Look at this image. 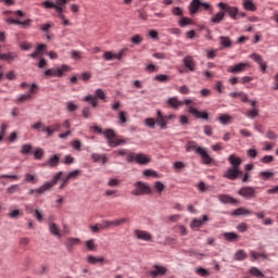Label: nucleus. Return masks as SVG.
<instances>
[{
    "instance_id": "nucleus-40",
    "label": "nucleus",
    "mask_w": 278,
    "mask_h": 278,
    "mask_svg": "<svg viewBox=\"0 0 278 278\" xmlns=\"http://www.w3.org/2000/svg\"><path fill=\"white\" fill-rule=\"evenodd\" d=\"M251 257H252V262H255V260H258V257H264V260H268V256L266 254H262L260 252H255V251H252L250 253Z\"/></svg>"
},
{
    "instance_id": "nucleus-52",
    "label": "nucleus",
    "mask_w": 278,
    "mask_h": 278,
    "mask_svg": "<svg viewBox=\"0 0 278 278\" xmlns=\"http://www.w3.org/2000/svg\"><path fill=\"white\" fill-rule=\"evenodd\" d=\"M42 8H46V10H53L55 9V3H53L52 1H45L41 3Z\"/></svg>"
},
{
    "instance_id": "nucleus-33",
    "label": "nucleus",
    "mask_w": 278,
    "mask_h": 278,
    "mask_svg": "<svg viewBox=\"0 0 278 278\" xmlns=\"http://www.w3.org/2000/svg\"><path fill=\"white\" fill-rule=\"evenodd\" d=\"M49 231L52 236H56V238H62V233H60V227L56 224H50Z\"/></svg>"
},
{
    "instance_id": "nucleus-34",
    "label": "nucleus",
    "mask_w": 278,
    "mask_h": 278,
    "mask_svg": "<svg viewBox=\"0 0 278 278\" xmlns=\"http://www.w3.org/2000/svg\"><path fill=\"white\" fill-rule=\"evenodd\" d=\"M119 125H125L127 123V118H129V114L125 111H119L117 114Z\"/></svg>"
},
{
    "instance_id": "nucleus-22",
    "label": "nucleus",
    "mask_w": 278,
    "mask_h": 278,
    "mask_svg": "<svg viewBox=\"0 0 278 278\" xmlns=\"http://www.w3.org/2000/svg\"><path fill=\"white\" fill-rule=\"evenodd\" d=\"M0 60H4L5 62H14V60H18V52L2 53V55H0Z\"/></svg>"
},
{
    "instance_id": "nucleus-42",
    "label": "nucleus",
    "mask_w": 278,
    "mask_h": 278,
    "mask_svg": "<svg viewBox=\"0 0 278 278\" xmlns=\"http://www.w3.org/2000/svg\"><path fill=\"white\" fill-rule=\"evenodd\" d=\"M103 59L106 62H110L112 60H116V53H113L112 51H106V52L103 53Z\"/></svg>"
},
{
    "instance_id": "nucleus-17",
    "label": "nucleus",
    "mask_w": 278,
    "mask_h": 278,
    "mask_svg": "<svg viewBox=\"0 0 278 278\" xmlns=\"http://www.w3.org/2000/svg\"><path fill=\"white\" fill-rule=\"evenodd\" d=\"M247 66H248L247 63H239L235 66H229L228 67V73H232V74L244 73V71H247Z\"/></svg>"
},
{
    "instance_id": "nucleus-60",
    "label": "nucleus",
    "mask_w": 278,
    "mask_h": 278,
    "mask_svg": "<svg viewBox=\"0 0 278 278\" xmlns=\"http://www.w3.org/2000/svg\"><path fill=\"white\" fill-rule=\"evenodd\" d=\"M229 121H231V116H229V115H220L219 116V123H222V125H227L229 123Z\"/></svg>"
},
{
    "instance_id": "nucleus-23",
    "label": "nucleus",
    "mask_w": 278,
    "mask_h": 278,
    "mask_svg": "<svg viewBox=\"0 0 278 278\" xmlns=\"http://www.w3.org/2000/svg\"><path fill=\"white\" fill-rule=\"evenodd\" d=\"M229 97H231V99H241L242 103H248L249 101V94L240 91V92H230Z\"/></svg>"
},
{
    "instance_id": "nucleus-11",
    "label": "nucleus",
    "mask_w": 278,
    "mask_h": 278,
    "mask_svg": "<svg viewBox=\"0 0 278 278\" xmlns=\"http://www.w3.org/2000/svg\"><path fill=\"white\" fill-rule=\"evenodd\" d=\"M149 275L153 278L163 277V275H166V268L160 265H154L153 269L149 271Z\"/></svg>"
},
{
    "instance_id": "nucleus-3",
    "label": "nucleus",
    "mask_w": 278,
    "mask_h": 278,
    "mask_svg": "<svg viewBox=\"0 0 278 278\" xmlns=\"http://www.w3.org/2000/svg\"><path fill=\"white\" fill-rule=\"evenodd\" d=\"M203 8L206 12H210V14H214V8L210 2H201V0H192L189 4V12L191 15L197 14L199 12V9Z\"/></svg>"
},
{
    "instance_id": "nucleus-31",
    "label": "nucleus",
    "mask_w": 278,
    "mask_h": 278,
    "mask_svg": "<svg viewBox=\"0 0 278 278\" xmlns=\"http://www.w3.org/2000/svg\"><path fill=\"white\" fill-rule=\"evenodd\" d=\"M87 262H88V264H103V262H105V257H103V256H99V257H97V256H93V255H89L88 257H87Z\"/></svg>"
},
{
    "instance_id": "nucleus-48",
    "label": "nucleus",
    "mask_w": 278,
    "mask_h": 278,
    "mask_svg": "<svg viewBox=\"0 0 278 278\" xmlns=\"http://www.w3.org/2000/svg\"><path fill=\"white\" fill-rule=\"evenodd\" d=\"M250 273L253 275V277H258V278L264 277V274L257 267H252L250 269Z\"/></svg>"
},
{
    "instance_id": "nucleus-43",
    "label": "nucleus",
    "mask_w": 278,
    "mask_h": 278,
    "mask_svg": "<svg viewBox=\"0 0 278 278\" xmlns=\"http://www.w3.org/2000/svg\"><path fill=\"white\" fill-rule=\"evenodd\" d=\"M250 58H251V60H253V62H255L258 65L264 62V59L257 53L250 54Z\"/></svg>"
},
{
    "instance_id": "nucleus-24",
    "label": "nucleus",
    "mask_w": 278,
    "mask_h": 278,
    "mask_svg": "<svg viewBox=\"0 0 278 278\" xmlns=\"http://www.w3.org/2000/svg\"><path fill=\"white\" fill-rule=\"evenodd\" d=\"M223 21H225V12L224 11H219L218 13L213 15L211 18V23H213L214 25H218V24L223 23Z\"/></svg>"
},
{
    "instance_id": "nucleus-26",
    "label": "nucleus",
    "mask_w": 278,
    "mask_h": 278,
    "mask_svg": "<svg viewBox=\"0 0 278 278\" xmlns=\"http://www.w3.org/2000/svg\"><path fill=\"white\" fill-rule=\"evenodd\" d=\"M91 160L96 163L101 162V164H105L108 162V156H105V154L92 153Z\"/></svg>"
},
{
    "instance_id": "nucleus-39",
    "label": "nucleus",
    "mask_w": 278,
    "mask_h": 278,
    "mask_svg": "<svg viewBox=\"0 0 278 278\" xmlns=\"http://www.w3.org/2000/svg\"><path fill=\"white\" fill-rule=\"evenodd\" d=\"M31 151H33L31 144L26 143V144L22 146L20 153H22V155H28V153H31Z\"/></svg>"
},
{
    "instance_id": "nucleus-5",
    "label": "nucleus",
    "mask_w": 278,
    "mask_h": 278,
    "mask_svg": "<svg viewBox=\"0 0 278 278\" xmlns=\"http://www.w3.org/2000/svg\"><path fill=\"white\" fill-rule=\"evenodd\" d=\"M217 8L225 12V16L228 15L232 21H238V7H231L225 2L217 3Z\"/></svg>"
},
{
    "instance_id": "nucleus-25",
    "label": "nucleus",
    "mask_w": 278,
    "mask_h": 278,
    "mask_svg": "<svg viewBox=\"0 0 278 278\" xmlns=\"http://www.w3.org/2000/svg\"><path fill=\"white\" fill-rule=\"evenodd\" d=\"M184 64L186 68H189V71L191 72H194V70L197 68V63H194V59H192V56H186L184 59Z\"/></svg>"
},
{
    "instance_id": "nucleus-30",
    "label": "nucleus",
    "mask_w": 278,
    "mask_h": 278,
    "mask_svg": "<svg viewBox=\"0 0 278 278\" xmlns=\"http://www.w3.org/2000/svg\"><path fill=\"white\" fill-rule=\"evenodd\" d=\"M223 237L228 242H238V239L240 238V236H238V233H236V232H224Z\"/></svg>"
},
{
    "instance_id": "nucleus-37",
    "label": "nucleus",
    "mask_w": 278,
    "mask_h": 278,
    "mask_svg": "<svg viewBox=\"0 0 278 278\" xmlns=\"http://www.w3.org/2000/svg\"><path fill=\"white\" fill-rule=\"evenodd\" d=\"M245 116H247V118H255V117L260 116V109L254 108V109L245 112Z\"/></svg>"
},
{
    "instance_id": "nucleus-38",
    "label": "nucleus",
    "mask_w": 278,
    "mask_h": 278,
    "mask_svg": "<svg viewBox=\"0 0 278 278\" xmlns=\"http://www.w3.org/2000/svg\"><path fill=\"white\" fill-rule=\"evenodd\" d=\"M26 184H38V176L31 174H25Z\"/></svg>"
},
{
    "instance_id": "nucleus-56",
    "label": "nucleus",
    "mask_w": 278,
    "mask_h": 278,
    "mask_svg": "<svg viewBox=\"0 0 278 278\" xmlns=\"http://www.w3.org/2000/svg\"><path fill=\"white\" fill-rule=\"evenodd\" d=\"M275 174L273 172H261L258 174V177H261L262 179H270V177H273Z\"/></svg>"
},
{
    "instance_id": "nucleus-29",
    "label": "nucleus",
    "mask_w": 278,
    "mask_h": 278,
    "mask_svg": "<svg viewBox=\"0 0 278 278\" xmlns=\"http://www.w3.org/2000/svg\"><path fill=\"white\" fill-rule=\"evenodd\" d=\"M58 164H60V154H54L47 162V166H49L50 168H55Z\"/></svg>"
},
{
    "instance_id": "nucleus-47",
    "label": "nucleus",
    "mask_w": 278,
    "mask_h": 278,
    "mask_svg": "<svg viewBox=\"0 0 278 278\" xmlns=\"http://www.w3.org/2000/svg\"><path fill=\"white\" fill-rule=\"evenodd\" d=\"M21 190V186L18 185H12L9 188H7L8 194H15V192H18Z\"/></svg>"
},
{
    "instance_id": "nucleus-58",
    "label": "nucleus",
    "mask_w": 278,
    "mask_h": 278,
    "mask_svg": "<svg viewBox=\"0 0 278 278\" xmlns=\"http://www.w3.org/2000/svg\"><path fill=\"white\" fill-rule=\"evenodd\" d=\"M85 101H89L92 108H97L98 105L97 98H93L92 96H86Z\"/></svg>"
},
{
    "instance_id": "nucleus-44",
    "label": "nucleus",
    "mask_w": 278,
    "mask_h": 278,
    "mask_svg": "<svg viewBox=\"0 0 278 278\" xmlns=\"http://www.w3.org/2000/svg\"><path fill=\"white\" fill-rule=\"evenodd\" d=\"M81 175V170L79 169H75L73 172H71L66 178L71 181V179H77V177H79Z\"/></svg>"
},
{
    "instance_id": "nucleus-61",
    "label": "nucleus",
    "mask_w": 278,
    "mask_h": 278,
    "mask_svg": "<svg viewBox=\"0 0 278 278\" xmlns=\"http://www.w3.org/2000/svg\"><path fill=\"white\" fill-rule=\"evenodd\" d=\"M112 227V220H103L102 224H100V229H110Z\"/></svg>"
},
{
    "instance_id": "nucleus-10",
    "label": "nucleus",
    "mask_w": 278,
    "mask_h": 278,
    "mask_svg": "<svg viewBox=\"0 0 278 278\" xmlns=\"http://www.w3.org/2000/svg\"><path fill=\"white\" fill-rule=\"evenodd\" d=\"M134 235L136 236V238H138V240H144V242H151L152 240V236L150 232L146 231V230H135Z\"/></svg>"
},
{
    "instance_id": "nucleus-14",
    "label": "nucleus",
    "mask_w": 278,
    "mask_h": 278,
    "mask_svg": "<svg viewBox=\"0 0 278 278\" xmlns=\"http://www.w3.org/2000/svg\"><path fill=\"white\" fill-rule=\"evenodd\" d=\"M198 155H201L203 164H212V162H214V159L210 156L207 150H205L204 148L198 149Z\"/></svg>"
},
{
    "instance_id": "nucleus-50",
    "label": "nucleus",
    "mask_w": 278,
    "mask_h": 278,
    "mask_svg": "<svg viewBox=\"0 0 278 278\" xmlns=\"http://www.w3.org/2000/svg\"><path fill=\"white\" fill-rule=\"evenodd\" d=\"M43 155H45V150H42L41 148L37 149L34 152L35 160H42Z\"/></svg>"
},
{
    "instance_id": "nucleus-59",
    "label": "nucleus",
    "mask_w": 278,
    "mask_h": 278,
    "mask_svg": "<svg viewBox=\"0 0 278 278\" xmlns=\"http://www.w3.org/2000/svg\"><path fill=\"white\" fill-rule=\"evenodd\" d=\"M77 104H75L74 102H67L66 103V110L67 112H75L77 111Z\"/></svg>"
},
{
    "instance_id": "nucleus-13",
    "label": "nucleus",
    "mask_w": 278,
    "mask_h": 278,
    "mask_svg": "<svg viewBox=\"0 0 278 278\" xmlns=\"http://www.w3.org/2000/svg\"><path fill=\"white\" fill-rule=\"evenodd\" d=\"M67 251H73L74 247H79L81 244V240L78 238H67L64 242Z\"/></svg>"
},
{
    "instance_id": "nucleus-55",
    "label": "nucleus",
    "mask_w": 278,
    "mask_h": 278,
    "mask_svg": "<svg viewBox=\"0 0 278 278\" xmlns=\"http://www.w3.org/2000/svg\"><path fill=\"white\" fill-rule=\"evenodd\" d=\"M29 100H31V93L22 94V96L18 97L17 103H23V102L29 101Z\"/></svg>"
},
{
    "instance_id": "nucleus-62",
    "label": "nucleus",
    "mask_w": 278,
    "mask_h": 278,
    "mask_svg": "<svg viewBox=\"0 0 278 278\" xmlns=\"http://www.w3.org/2000/svg\"><path fill=\"white\" fill-rule=\"evenodd\" d=\"M168 79H170V77H168L167 75H164V74H160V75L155 76L156 81L164 83V81H168Z\"/></svg>"
},
{
    "instance_id": "nucleus-9",
    "label": "nucleus",
    "mask_w": 278,
    "mask_h": 278,
    "mask_svg": "<svg viewBox=\"0 0 278 278\" xmlns=\"http://www.w3.org/2000/svg\"><path fill=\"white\" fill-rule=\"evenodd\" d=\"M242 175L243 173L239 167H230L224 173L223 177H225V179H230V181H236V179H239Z\"/></svg>"
},
{
    "instance_id": "nucleus-64",
    "label": "nucleus",
    "mask_w": 278,
    "mask_h": 278,
    "mask_svg": "<svg viewBox=\"0 0 278 278\" xmlns=\"http://www.w3.org/2000/svg\"><path fill=\"white\" fill-rule=\"evenodd\" d=\"M248 157H250L251 160H255V157H257V150L255 149H250L247 152Z\"/></svg>"
},
{
    "instance_id": "nucleus-41",
    "label": "nucleus",
    "mask_w": 278,
    "mask_h": 278,
    "mask_svg": "<svg viewBox=\"0 0 278 278\" xmlns=\"http://www.w3.org/2000/svg\"><path fill=\"white\" fill-rule=\"evenodd\" d=\"M85 244L88 251H97V244L94 243V239L87 240Z\"/></svg>"
},
{
    "instance_id": "nucleus-20",
    "label": "nucleus",
    "mask_w": 278,
    "mask_h": 278,
    "mask_svg": "<svg viewBox=\"0 0 278 278\" xmlns=\"http://www.w3.org/2000/svg\"><path fill=\"white\" fill-rule=\"evenodd\" d=\"M228 162H229V164H231V166H232L231 168H240V166L242 164V159L231 154L228 156Z\"/></svg>"
},
{
    "instance_id": "nucleus-46",
    "label": "nucleus",
    "mask_w": 278,
    "mask_h": 278,
    "mask_svg": "<svg viewBox=\"0 0 278 278\" xmlns=\"http://www.w3.org/2000/svg\"><path fill=\"white\" fill-rule=\"evenodd\" d=\"M34 46L29 41H23L20 43V49H22V51H29Z\"/></svg>"
},
{
    "instance_id": "nucleus-4",
    "label": "nucleus",
    "mask_w": 278,
    "mask_h": 278,
    "mask_svg": "<svg viewBox=\"0 0 278 278\" xmlns=\"http://www.w3.org/2000/svg\"><path fill=\"white\" fill-rule=\"evenodd\" d=\"M103 136H105L108 140L109 147H112L113 149L116 147H122L123 144H127V141L125 139L116 138V132L113 129L104 130Z\"/></svg>"
},
{
    "instance_id": "nucleus-63",
    "label": "nucleus",
    "mask_w": 278,
    "mask_h": 278,
    "mask_svg": "<svg viewBox=\"0 0 278 278\" xmlns=\"http://www.w3.org/2000/svg\"><path fill=\"white\" fill-rule=\"evenodd\" d=\"M54 10H55L56 13H59V15H58L59 18H64L65 15L63 13L64 12V8L63 7L55 5Z\"/></svg>"
},
{
    "instance_id": "nucleus-49",
    "label": "nucleus",
    "mask_w": 278,
    "mask_h": 278,
    "mask_svg": "<svg viewBox=\"0 0 278 278\" xmlns=\"http://www.w3.org/2000/svg\"><path fill=\"white\" fill-rule=\"evenodd\" d=\"M197 275H200V277H207L210 276V271L203 267H199L195 270Z\"/></svg>"
},
{
    "instance_id": "nucleus-53",
    "label": "nucleus",
    "mask_w": 278,
    "mask_h": 278,
    "mask_svg": "<svg viewBox=\"0 0 278 278\" xmlns=\"http://www.w3.org/2000/svg\"><path fill=\"white\" fill-rule=\"evenodd\" d=\"M142 40H144V38H142V36L140 35H135L131 39L130 42H132V45H140L142 42Z\"/></svg>"
},
{
    "instance_id": "nucleus-28",
    "label": "nucleus",
    "mask_w": 278,
    "mask_h": 278,
    "mask_svg": "<svg viewBox=\"0 0 278 278\" xmlns=\"http://www.w3.org/2000/svg\"><path fill=\"white\" fill-rule=\"evenodd\" d=\"M199 149H203L197 144V141H188L186 144V151L187 153H190L191 151H195V153H199Z\"/></svg>"
},
{
    "instance_id": "nucleus-19",
    "label": "nucleus",
    "mask_w": 278,
    "mask_h": 278,
    "mask_svg": "<svg viewBox=\"0 0 278 278\" xmlns=\"http://www.w3.org/2000/svg\"><path fill=\"white\" fill-rule=\"evenodd\" d=\"M135 162L136 164L144 165V164H149V162H151V159L147 154L139 153V154H135Z\"/></svg>"
},
{
    "instance_id": "nucleus-27",
    "label": "nucleus",
    "mask_w": 278,
    "mask_h": 278,
    "mask_svg": "<svg viewBox=\"0 0 278 278\" xmlns=\"http://www.w3.org/2000/svg\"><path fill=\"white\" fill-rule=\"evenodd\" d=\"M251 214H253V212H251L250 210H247L244 207L236 208L232 212V216H251Z\"/></svg>"
},
{
    "instance_id": "nucleus-57",
    "label": "nucleus",
    "mask_w": 278,
    "mask_h": 278,
    "mask_svg": "<svg viewBox=\"0 0 278 278\" xmlns=\"http://www.w3.org/2000/svg\"><path fill=\"white\" fill-rule=\"evenodd\" d=\"M261 162H263V164H270V162H275V156L265 155L261 159Z\"/></svg>"
},
{
    "instance_id": "nucleus-15",
    "label": "nucleus",
    "mask_w": 278,
    "mask_h": 278,
    "mask_svg": "<svg viewBox=\"0 0 278 278\" xmlns=\"http://www.w3.org/2000/svg\"><path fill=\"white\" fill-rule=\"evenodd\" d=\"M189 114H192L193 116H195V118H202L203 121H207V118H210L207 112H200L192 106H189Z\"/></svg>"
},
{
    "instance_id": "nucleus-21",
    "label": "nucleus",
    "mask_w": 278,
    "mask_h": 278,
    "mask_svg": "<svg viewBox=\"0 0 278 278\" xmlns=\"http://www.w3.org/2000/svg\"><path fill=\"white\" fill-rule=\"evenodd\" d=\"M242 5L243 10H247L248 12H257V5L253 0H243Z\"/></svg>"
},
{
    "instance_id": "nucleus-7",
    "label": "nucleus",
    "mask_w": 278,
    "mask_h": 278,
    "mask_svg": "<svg viewBox=\"0 0 278 278\" xmlns=\"http://www.w3.org/2000/svg\"><path fill=\"white\" fill-rule=\"evenodd\" d=\"M71 67L68 65H62L58 68H50L45 72L46 77H64V73H68Z\"/></svg>"
},
{
    "instance_id": "nucleus-51",
    "label": "nucleus",
    "mask_w": 278,
    "mask_h": 278,
    "mask_svg": "<svg viewBox=\"0 0 278 278\" xmlns=\"http://www.w3.org/2000/svg\"><path fill=\"white\" fill-rule=\"evenodd\" d=\"M48 128H50L51 136H53V134H55V131H60V129L62 128V125L56 123V124H52L51 126H48Z\"/></svg>"
},
{
    "instance_id": "nucleus-12",
    "label": "nucleus",
    "mask_w": 278,
    "mask_h": 278,
    "mask_svg": "<svg viewBox=\"0 0 278 278\" xmlns=\"http://www.w3.org/2000/svg\"><path fill=\"white\" fill-rule=\"evenodd\" d=\"M207 220H210V217H207V215H203L202 219H192L190 227L191 229H200V227H203Z\"/></svg>"
},
{
    "instance_id": "nucleus-16",
    "label": "nucleus",
    "mask_w": 278,
    "mask_h": 278,
    "mask_svg": "<svg viewBox=\"0 0 278 278\" xmlns=\"http://www.w3.org/2000/svg\"><path fill=\"white\" fill-rule=\"evenodd\" d=\"M167 105L173 110H179V108L184 106V101H180L177 97H172L167 100Z\"/></svg>"
},
{
    "instance_id": "nucleus-45",
    "label": "nucleus",
    "mask_w": 278,
    "mask_h": 278,
    "mask_svg": "<svg viewBox=\"0 0 278 278\" xmlns=\"http://www.w3.org/2000/svg\"><path fill=\"white\" fill-rule=\"evenodd\" d=\"M178 25L180 27H186L188 25H192V20L189 18V17H182L179 22H178Z\"/></svg>"
},
{
    "instance_id": "nucleus-2",
    "label": "nucleus",
    "mask_w": 278,
    "mask_h": 278,
    "mask_svg": "<svg viewBox=\"0 0 278 278\" xmlns=\"http://www.w3.org/2000/svg\"><path fill=\"white\" fill-rule=\"evenodd\" d=\"M177 116L175 114L163 115L162 111L156 112V118H146L144 123L150 129H155V123L161 129H168V123L175 121Z\"/></svg>"
},
{
    "instance_id": "nucleus-8",
    "label": "nucleus",
    "mask_w": 278,
    "mask_h": 278,
    "mask_svg": "<svg viewBox=\"0 0 278 278\" xmlns=\"http://www.w3.org/2000/svg\"><path fill=\"white\" fill-rule=\"evenodd\" d=\"M134 197H142V194H151V187L147 182L137 181L135 184Z\"/></svg>"
},
{
    "instance_id": "nucleus-18",
    "label": "nucleus",
    "mask_w": 278,
    "mask_h": 278,
    "mask_svg": "<svg viewBox=\"0 0 278 278\" xmlns=\"http://www.w3.org/2000/svg\"><path fill=\"white\" fill-rule=\"evenodd\" d=\"M217 199L220 203H228L230 205H236V203H238V200L233 199L229 194H218Z\"/></svg>"
},
{
    "instance_id": "nucleus-36",
    "label": "nucleus",
    "mask_w": 278,
    "mask_h": 278,
    "mask_svg": "<svg viewBox=\"0 0 278 278\" xmlns=\"http://www.w3.org/2000/svg\"><path fill=\"white\" fill-rule=\"evenodd\" d=\"M220 45L225 47L226 49H231V39L229 37L222 36L219 37Z\"/></svg>"
},
{
    "instance_id": "nucleus-1",
    "label": "nucleus",
    "mask_w": 278,
    "mask_h": 278,
    "mask_svg": "<svg viewBox=\"0 0 278 278\" xmlns=\"http://www.w3.org/2000/svg\"><path fill=\"white\" fill-rule=\"evenodd\" d=\"M63 175H64L63 172L56 173L53 176L51 181L45 182L39 188L30 189L28 191V195L29 197H35L36 199H38V197H42V194H45L46 192H49V190H51V188H53V186H58V181H62V184H61V186L59 188H60V190H64V188H66V186H68V182L71 180L66 176L64 178Z\"/></svg>"
},
{
    "instance_id": "nucleus-32",
    "label": "nucleus",
    "mask_w": 278,
    "mask_h": 278,
    "mask_svg": "<svg viewBox=\"0 0 278 278\" xmlns=\"http://www.w3.org/2000/svg\"><path fill=\"white\" fill-rule=\"evenodd\" d=\"M127 223H129V218L127 217L111 220L112 227H121L122 225H127Z\"/></svg>"
},
{
    "instance_id": "nucleus-6",
    "label": "nucleus",
    "mask_w": 278,
    "mask_h": 278,
    "mask_svg": "<svg viewBox=\"0 0 278 278\" xmlns=\"http://www.w3.org/2000/svg\"><path fill=\"white\" fill-rule=\"evenodd\" d=\"M260 187H242L239 189L238 194L239 197H243V199H255L257 197V189Z\"/></svg>"
},
{
    "instance_id": "nucleus-35",
    "label": "nucleus",
    "mask_w": 278,
    "mask_h": 278,
    "mask_svg": "<svg viewBox=\"0 0 278 278\" xmlns=\"http://www.w3.org/2000/svg\"><path fill=\"white\" fill-rule=\"evenodd\" d=\"M235 260L237 262H242V261L247 260V252L244 250H238L235 253Z\"/></svg>"
},
{
    "instance_id": "nucleus-54",
    "label": "nucleus",
    "mask_w": 278,
    "mask_h": 278,
    "mask_svg": "<svg viewBox=\"0 0 278 278\" xmlns=\"http://www.w3.org/2000/svg\"><path fill=\"white\" fill-rule=\"evenodd\" d=\"M10 218H18V216H23V211L20 210H13L10 214H9Z\"/></svg>"
}]
</instances>
